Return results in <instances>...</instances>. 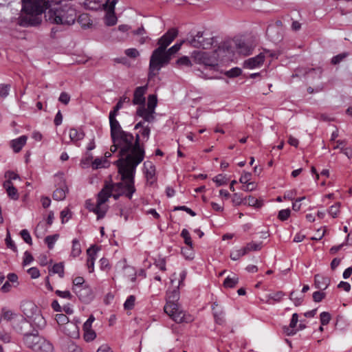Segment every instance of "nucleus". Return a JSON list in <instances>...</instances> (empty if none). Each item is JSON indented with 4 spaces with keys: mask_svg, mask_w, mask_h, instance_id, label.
I'll use <instances>...</instances> for the list:
<instances>
[{
    "mask_svg": "<svg viewBox=\"0 0 352 352\" xmlns=\"http://www.w3.org/2000/svg\"><path fill=\"white\" fill-rule=\"evenodd\" d=\"M109 119L113 142L120 146L122 152L129 151L135 137L132 133L123 131L116 118Z\"/></svg>",
    "mask_w": 352,
    "mask_h": 352,
    "instance_id": "obj_5",
    "label": "nucleus"
},
{
    "mask_svg": "<svg viewBox=\"0 0 352 352\" xmlns=\"http://www.w3.org/2000/svg\"><path fill=\"white\" fill-rule=\"evenodd\" d=\"M241 189L243 191L249 192L252 191L256 188V184L254 182H248L247 184H243Z\"/></svg>",
    "mask_w": 352,
    "mask_h": 352,
    "instance_id": "obj_56",
    "label": "nucleus"
},
{
    "mask_svg": "<svg viewBox=\"0 0 352 352\" xmlns=\"http://www.w3.org/2000/svg\"><path fill=\"white\" fill-rule=\"evenodd\" d=\"M85 133L81 129L71 128L69 131L70 141L65 143L67 144H69L71 142H72L77 146H79L78 142L82 140L85 138Z\"/></svg>",
    "mask_w": 352,
    "mask_h": 352,
    "instance_id": "obj_18",
    "label": "nucleus"
},
{
    "mask_svg": "<svg viewBox=\"0 0 352 352\" xmlns=\"http://www.w3.org/2000/svg\"><path fill=\"white\" fill-rule=\"evenodd\" d=\"M78 22L82 28H88L92 25V22L87 14H82L78 18Z\"/></svg>",
    "mask_w": 352,
    "mask_h": 352,
    "instance_id": "obj_31",
    "label": "nucleus"
},
{
    "mask_svg": "<svg viewBox=\"0 0 352 352\" xmlns=\"http://www.w3.org/2000/svg\"><path fill=\"white\" fill-rule=\"evenodd\" d=\"M218 186L225 185L228 182V178L223 174H219L212 179Z\"/></svg>",
    "mask_w": 352,
    "mask_h": 352,
    "instance_id": "obj_41",
    "label": "nucleus"
},
{
    "mask_svg": "<svg viewBox=\"0 0 352 352\" xmlns=\"http://www.w3.org/2000/svg\"><path fill=\"white\" fill-rule=\"evenodd\" d=\"M212 314L215 323L223 325L226 322L225 312L223 308L214 302L212 305Z\"/></svg>",
    "mask_w": 352,
    "mask_h": 352,
    "instance_id": "obj_17",
    "label": "nucleus"
},
{
    "mask_svg": "<svg viewBox=\"0 0 352 352\" xmlns=\"http://www.w3.org/2000/svg\"><path fill=\"white\" fill-rule=\"evenodd\" d=\"M3 188L6 189L7 194L10 198L13 200L19 199V194L16 188L13 186L12 183L10 181H5L3 182Z\"/></svg>",
    "mask_w": 352,
    "mask_h": 352,
    "instance_id": "obj_26",
    "label": "nucleus"
},
{
    "mask_svg": "<svg viewBox=\"0 0 352 352\" xmlns=\"http://www.w3.org/2000/svg\"><path fill=\"white\" fill-rule=\"evenodd\" d=\"M5 241L8 248L12 249L14 251L16 250V247L14 245V242L12 241L9 232H8L6 234Z\"/></svg>",
    "mask_w": 352,
    "mask_h": 352,
    "instance_id": "obj_57",
    "label": "nucleus"
},
{
    "mask_svg": "<svg viewBox=\"0 0 352 352\" xmlns=\"http://www.w3.org/2000/svg\"><path fill=\"white\" fill-rule=\"evenodd\" d=\"M53 345L47 341L45 338H43L36 346L34 351L35 352H53Z\"/></svg>",
    "mask_w": 352,
    "mask_h": 352,
    "instance_id": "obj_24",
    "label": "nucleus"
},
{
    "mask_svg": "<svg viewBox=\"0 0 352 352\" xmlns=\"http://www.w3.org/2000/svg\"><path fill=\"white\" fill-rule=\"evenodd\" d=\"M298 322V315L295 313L292 315V319L289 326H285L283 327L284 333L289 336L295 335L298 329H296V325Z\"/></svg>",
    "mask_w": 352,
    "mask_h": 352,
    "instance_id": "obj_19",
    "label": "nucleus"
},
{
    "mask_svg": "<svg viewBox=\"0 0 352 352\" xmlns=\"http://www.w3.org/2000/svg\"><path fill=\"white\" fill-rule=\"evenodd\" d=\"M285 295V293L282 291L270 293L266 295V302L268 304H272V302H271V300H272L274 302H278L283 299Z\"/></svg>",
    "mask_w": 352,
    "mask_h": 352,
    "instance_id": "obj_29",
    "label": "nucleus"
},
{
    "mask_svg": "<svg viewBox=\"0 0 352 352\" xmlns=\"http://www.w3.org/2000/svg\"><path fill=\"white\" fill-rule=\"evenodd\" d=\"M58 100L64 104H67L70 101V96L66 92H62Z\"/></svg>",
    "mask_w": 352,
    "mask_h": 352,
    "instance_id": "obj_60",
    "label": "nucleus"
},
{
    "mask_svg": "<svg viewBox=\"0 0 352 352\" xmlns=\"http://www.w3.org/2000/svg\"><path fill=\"white\" fill-rule=\"evenodd\" d=\"M239 282V278L236 276L233 277L228 276L223 281V286L227 288H232Z\"/></svg>",
    "mask_w": 352,
    "mask_h": 352,
    "instance_id": "obj_34",
    "label": "nucleus"
},
{
    "mask_svg": "<svg viewBox=\"0 0 352 352\" xmlns=\"http://www.w3.org/2000/svg\"><path fill=\"white\" fill-rule=\"evenodd\" d=\"M67 187L65 184L61 185L53 192V198L56 201L63 200L66 197Z\"/></svg>",
    "mask_w": 352,
    "mask_h": 352,
    "instance_id": "obj_28",
    "label": "nucleus"
},
{
    "mask_svg": "<svg viewBox=\"0 0 352 352\" xmlns=\"http://www.w3.org/2000/svg\"><path fill=\"white\" fill-rule=\"evenodd\" d=\"M148 89V86L146 85L144 86L138 87L134 91L133 98V104H139L140 106L144 105L145 103V97L144 95Z\"/></svg>",
    "mask_w": 352,
    "mask_h": 352,
    "instance_id": "obj_16",
    "label": "nucleus"
},
{
    "mask_svg": "<svg viewBox=\"0 0 352 352\" xmlns=\"http://www.w3.org/2000/svg\"><path fill=\"white\" fill-rule=\"evenodd\" d=\"M155 111H151V109H146L144 105L140 106L137 109L138 116L143 118L144 121L146 122H153L155 119L154 117Z\"/></svg>",
    "mask_w": 352,
    "mask_h": 352,
    "instance_id": "obj_20",
    "label": "nucleus"
},
{
    "mask_svg": "<svg viewBox=\"0 0 352 352\" xmlns=\"http://www.w3.org/2000/svg\"><path fill=\"white\" fill-rule=\"evenodd\" d=\"M291 211L289 209L281 210L278 212V217L281 221L287 220L290 216Z\"/></svg>",
    "mask_w": 352,
    "mask_h": 352,
    "instance_id": "obj_53",
    "label": "nucleus"
},
{
    "mask_svg": "<svg viewBox=\"0 0 352 352\" xmlns=\"http://www.w3.org/2000/svg\"><path fill=\"white\" fill-rule=\"evenodd\" d=\"M135 297L133 295L129 296L124 303L125 309L131 310L135 305Z\"/></svg>",
    "mask_w": 352,
    "mask_h": 352,
    "instance_id": "obj_45",
    "label": "nucleus"
},
{
    "mask_svg": "<svg viewBox=\"0 0 352 352\" xmlns=\"http://www.w3.org/2000/svg\"><path fill=\"white\" fill-rule=\"evenodd\" d=\"M298 73L296 74L295 75L293 74L292 77L294 78V76H298L300 74H306L309 72H315L318 76V77L320 78L322 73V70L321 68H317V69H309V71L305 70V72H302V69H298Z\"/></svg>",
    "mask_w": 352,
    "mask_h": 352,
    "instance_id": "obj_47",
    "label": "nucleus"
},
{
    "mask_svg": "<svg viewBox=\"0 0 352 352\" xmlns=\"http://www.w3.org/2000/svg\"><path fill=\"white\" fill-rule=\"evenodd\" d=\"M28 329H23V333H21L23 335V340L25 345L34 351L42 337L38 335L36 330H34L32 333H29L26 331Z\"/></svg>",
    "mask_w": 352,
    "mask_h": 352,
    "instance_id": "obj_13",
    "label": "nucleus"
},
{
    "mask_svg": "<svg viewBox=\"0 0 352 352\" xmlns=\"http://www.w3.org/2000/svg\"><path fill=\"white\" fill-rule=\"evenodd\" d=\"M241 74V69L239 67H233L231 69L226 71L225 75L229 78H234Z\"/></svg>",
    "mask_w": 352,
    "mask_h": 352,
    "instance_id": "obj_44",
    "label": "nucleus"
},
{
    "mask_svg": "<svg viewBox=\"0 0 352 352\" xmlns=\"http://www.w3.org/2000/svg\"><path fill=\"white\" fill-rule=\"evenodd\" d=\"M252 174L248 172H244L239 179V182L241 184H247L251 179Z\"/></svg>",
    "mask_w": 352,
    "mask_h": 352,
    "instance_id": "obj_62",
    "label": "nucleus"
},
{
    "mask_svg": "<svg viewBox=\"0 0 352 352\" xmlns=\"http://www.w3.org/2000/svg\"><path fill=\"white\" fill-rule=\"evenodd\" d=\"M139 134L135 135L132 146L126 152L122 151V148L113 143L111 151L114 153L119 149L120 158L115 162L118 168V173L121 175L122 181L126 184L135 186V174L136 167L143 161L144 158V148L140 143Z\"/></svg>",
    "mask_w": 352,
    "mask_h": 352,
    "instance_id": "obj_1",
    "label": "nucleus"
},
{
    "mask_svg": "<svg viewBox=\"0 0 352 352\" xmlns=\"http://www.w3.org/2000/svg\"><path fill=\"white\" fill-rule=\"evenodd\" d=\"M340 203L337 202L334 205L331 206L329 210L328 213L329 215H331L333 218H336L339 213H340Z\"/></svg>",
    "mask_w": 352,
    "mask_h": 352,
    "instance_id": "obj_39",
    "label": "nucleus"
},
{
    "mask_svg": "<svg viewBox=\"0 0 352 352\" xmlns=\"http://www.w3.org/2000/svg\"><path fill=\"white\" fill-rule=\"evenodd\" d=\"M10 85L8 84H0V97L6 98L8 96Z\"/></svg>",
    "mask_w": 352,
    "mask_h": 352,
    "instance_id": "obj_48",
    "label": "nucleus"
},
{
    "mask_svg": "<svg viewBox=\"0 0 352 352\" xmlns=\"http://www.w3.org/2000/svg\"><path fill=\"white\" fill-rule=\"evenodd\" d=\"M289 299L294 302L295 306L298 307L302 304L303 300V296L295 297L294 292H292L289 294Z\"/></svg>",
    "mask_w": 352,
    "mask_h": 352,
    "instance_id": "obj_52",
    "label": "nucleus"
},
{
    "mask_svg": "<svg viewBox=\"0 0 352 352\" xmlns=\"http://www.w3.org/2000/svg\"><path fill=\"white\" fill-rule=\"evenodd\" d=\"M73 291L78 296L79 299L84 302H89L93 299L91 289L87 285L82 287H73Z\"/></svg>",
    "mask_w": 352,
    "mask_h": 352,
    "instance_id": "obj_14",
    "label": "nucleus"
},
{
    "mask_svg": "<svg viewBox=\"0 0 352 352\" xmlns=\"http://www.w3.org/2000/svg\"><path fill=\"white\" fill-rule=\"evenodd\" d=\"M81 254V246L79 241L77 239H74L72 241V248L71 254L74 257H77Z\"/></svg>",
    "mask_w": 352,
    "mask_h": 352,
    "instance_id": "obj_32",
    "label": "nucleus"
},
{
    "mask_svg": "<svg viewBox=\"0 0 352 352\" xmlns=\"http://www.w3.org/2000/svg\"><path fill=\"white\" fill-rule=\"evenodd\" d=\"M181 236L184 239V243L190 248H192V241L190 237V234L188 230L183 229L181 232Z\"/></svg>",
    "mask_w": 352,
    "mask_h": 352,
    "instance_id": "obj_38",
    "label": "nucleus"
},
{
    "mask_svg": "<svg viewBox=\"0 0 352 352\" xmlns=\"http://www.w3.org/2000/svg\"><path fill=\"white\" fill-rule=\"evenodd\" d=\"M173 210H183L186 212L188 214L192 217L196 215V213L194 211H192L190 208L186 207V206H175Z\"/></svg>",
    "mask_w": 352,
    "mask_h": 352,
    "instance_id": "obj_59",
    "label": "nucleus"
},
{
    "mask_svg": "<svg viewBox=\"0 0 352 352\" xmlns=\"http://www.w3.org/2000/svg\"><path fill=\"white\" fill-rule=\"evenodd\" d=\"M27 141V137L25 135H22L19 138L13 140L11 142V146L14 151V152H19L23 146L25 144Z\"/></svg>",
    "mask_w": 352,
    "mask_h": 352,
    "instance_id": "obj_27",
    "label": "nucleus"
},
{
    "mask_svg": "<svg viewBox=\"0 0 352 352\" xmlns=\"http://www.w3.org/2000/svg\"><path fill=\"white\" fill-rule=\"evenodd\" d=\"M59 235L58 234H55L53 235H49L45 237V242L47 245L49 249H52L56 241L58 240Z\"/></svg>",
    "mask_w": 352,
    "mask_h": 352,
    "instance_id": "obj_36",
    "label": "nucleus"
},
{
    "mask_svg": "<svg viewBox=\"0 0 352 352\" xmlns=\"http://www.w3.org/2000/svg\"><path fill=\"white\" fill-rule=\"evenodd\" d=\"M84 331V339L87 342L94 340L96 337V333L93 329L86 330Z\"/></svg>",
    "mask_w": 352,
    "mask_h": 352,
    "instance_id": "obj_46",
    "label": "nucleus"
},
{
    "mask_svg": "<svg viewBox=\"0 0 352 352\" xmlns=\"http://www.w3.org/2000/svg\"><path fill=\"white\" fill-rule=\"evenodd\" d=\"M247 253L245 252V250L243 248H241L240 250H236L232 251L230 253V258L233 261H236L240 257L244 256Z\"/></svg>",
    "mask_w": 352,
    "mask_h": 352,
    "instance_id": "obj_42",
    "label": "nucleus"
},
{
    "mask_svg": "<svg viewBox=\"0 0 352 352\" xmlns=\"http://www.w3.org/2000/svg\"><path fill=\"white\" fill-rule=\"evenodd\" d=\"M20 234L25 243L30 245L32 244V237L27 230H22L20 232Z\"/></svg>",
    "mask_w": 352,
    "mask_h": 352,
    "instance_id": "obj_54",
    "label": "nucleus"
},
{
    "mask_svg": "<svg viewBox=\"0 0 352 352\" xmlns=\"http://www.w3.org/2000/svg\"><path fill=\"white\" fill-rule=\"evenodd\" d=\"M28 273L31 276L32 278H37L40 276V272L38 268L36 267H31L28 270Z\"/></svg>",
    "mask_w": 352,
    "mask_h": 352,
    "instance_id": "obj_63",
    "label": "nucleus"
},
{
    "mask_svg": "<svg viewBox=\"0 0 352 352\" xmlns=\"http://www.w3.org/2000/svg\"><path fill=\"white\" fill-rule=\"evenodd\" d=\"M179 299V292L176 289L168 296L166 304L164 306V312L177 323L188 322L190 318L186 317L181 307L177 302Z\"/></svg>",
    "mask_w": 352,
    "mask_h": 352,
    "instance_id": "obj_6",
    "label": "nucleus"
},
{
    "mask_svg": "<svg viewBox=\"0 0 352 352\" xmlns=\"http://www.w3.org/2000/svg\"><path fill=\"white\" fill-rule=\"evenodd\" d=\"M157 104V96L153 94H151L148 97L147 107L146 109L155 111V109Z\"/></svg>",
    "mask_w": 352,
    "mask_h": 352,
    "instance_id": "obj_35",
    "label": "nucleus"
},
{
    "mask_svg": "<svg viewBox=\"0 0 352 352\" xmlns=\"http://www.w3.org/2000/svg\"><path fill=\"white\" fill-rule=\"evenodd\" d=\"M315 287L318 289L324 290L330 284V278L320 274H316L314 277Z\"/></svg>",
    "mask_w": 352,
    "mask_h": 352,
    "instance_id": "obj_25",
    "label": "nucleus"
},
{
    "mask_svg": "<svg viewBox=\"0 0 352 352\" xmlns=\"http://www.w3.org/2000/svg\"><path fill=\"white\" fill-rule=\"evenodd\" d=\"M246 253L251 251H257L261 249V243H256L254 242L248 243L244 248Z\"/></svg>",
    "mask_w": 352,
    "mask_h": 352,
    "instance_id": "obj_40",
    "label": "nucleus"
},
{
    "mask_svg": "<svg viewBox=\"0 0 352 352\" xmlns=\"http://www.w3.org/2000/svg\"><path fill=\"white\" fill-rule=\"evenodd\" d=\"M117 2H118V0H111V1L108 0L107 1L106 9L108 12L114 13L115 6Z\"/></svg>",
    "mask_w": 352,
    "mask_h": 352,
    "instance_id": "obj_61",
    "label": "nucleus"
},
{
    "mask_svg": "<svg viewBox=\"0 0 352 352\" xmlns=\"http://www.w3.org/2000/svg\"><path fill=\"white\" fill-rule=\"evenodd\" d=\"M320 322L322 325H327L331 320V315L329 312L323 311L320 314Z\"/></svg>",
    "mask_w": 352,
    "mask_h": 352,
    "instance_id": "obj_49",
    "label": "nucleus"
},
{
    "mask_svg": "<svg viewBox=\"0 0 352 352\" xmlns=\"http://www.w3.org/2000/svg\"><path fill=\"white\" fill-rule=\"evenodd\" d=\"M214 39L213 37H204V33L198 32L197 34L188 40L189 44L197 48L202 47L204 49H208L212 46Z\"/></svg>",
    "mask_w": 352,
    "mask_h": 352,
    "instance_id": "obj_11",
    "label": "nucleus"
},
{
    "mask_svg": "<svg viewBox=\"0 0 352 352\" xmlns=\"http://www.w3.org/2000/svg\"><path fill=\"white\" fill-rule=\"evenodd\" d=\"M55 320L59 324H67V327L69 329H76V327L74 324H68L69 318L65 314H57L55 316Z\"/></svg>",
    "mask_w": 352,
    "mask_h": 352,
    "instance_id": "obj_30",
    "label": "nucleus"
},
{
    "mask_svg": "<svg viewBox=\"0 0 352 352\" xmlns=\"http://www.w3.org/2000/svg\"><path fill=\"white\" fill-rule=\"evenodd\" d=\"M325 297V294L321 292H315L313 294V299L315 302H319Z\"/></svg>",
    "mask_w": 352,
    "mask_h": 352,
    "instance_id": "obj_64",
    "label": "nucleus"
},
{
    "mask_svg": "<svg viewBox=\"0 0 352 352\" xmlns=\"http://www.w3.org/2000/svg\"><path fill=\"white\" fill-rule=\"evenodd\" d=\"M265 55L260 53L258 55L250 58L243 62V67L245 69H252L260 67L264 62Z\"/></svg>",
    "mask_w": 352,
    "mask_h": 352,
    "instance_id": "obj_15",
    "label": "nucleus"
},
{
    "mask_svg": "<svg viewBox=\"0 0 352 352\" xmlns=\"http://www.w3.org/2000/svg\"><path fill=\"white\" fill-rule=\"evenodd\" d=\"M3 318L8 321L13 320L12 325L19 333H23V329H30L31 327L30 323L22 316L14 314L11 311H5L3 314Z\"/></svg>",
    "mask_w": 352,
    "mask_h": 352,
    "instance_id": "obj_9",
    "label": "nucleus"
},
{
    "mask_svg": "<svg viewBox=\"0 0 352 352\" xmlns=\"http://www.w3.org/2000/svg\"><path fill=\"white\" fill-rule=\"evenodd\" d=\"M349 53L348 52H343V53H341V54H339L336 56H334L332 58H331V63L333 65H337L338 63H340V62H342L344 59H345L346 57L349 56Z\"/></svg>",
    "mask_w": 352,
    "mask_h": 352,
    "instance_id": "obj_43",
    "label": "nucleus"
},
{
    "mask_svg": "<svg viewBox=\"0 0 352 352\" xmlns=\"http://www.w3.org/2000/svg\"><path fill=\"white\" fill-rule=\"evenodd\" d=\"M234 43V42L232 41H226L221 43L215 50L214 54L217 55V58L222 60L224 58L230 59L232 58L235 50Z\"/></svg>",
    "mask_w": 352,
    "mask_h": 352,
    "instance_id": "obj_12",
    "label": "nucleus"
},
{
    "mask_svg": "<svg viewBox=\"0 0 352 352\" xmlns=\"http://www.w3.org/2000/svg\"><path fill=\"white\" fill-rule=\"evenodd\" d=\"M192 58L197 64L204 65L206 67H215L217 66V58L211 56L208 52L202 51H194L192 53Z\"/></svg>",
    "mask_w": 352,
    "mask_h": 352,
    "instance_id": "obj_10",
    "label": "nucleus"
},
{
    "mask_svg": "<svg viewBox=\"0 0 352 352\" xmlns=\"http://www.w3.org/2000/svg\"><path fill=\"white\" fill-rule=\"evenodd\" d=\"M50 273L52 274H58L60 278H63L64 276V265L63 263H56L52 266L51 270H50Z\"/></svg>",
    "mask_w": 352,
    "mask_h": 352,
    "instance_id": "obj_33",
    "label": "nucleus"
},
{
    "mask_svg": "<svg viewBox=\"0 0 352 352\" xmlns=\"http://www.w3.org/2000/svg\"><path fill=\"white\" fill-rule=\"evenodd\" d=\"M144 173L148 181H151L153 183L155 181V166L154 164L149 161H146L144 163Z\"/></svg>",
    "mask_w": 352,
    "mask_h": 352,
    "instance_id": "obj_23",
    "label": "nucleus"
},
{
    "mask_svg": "<svg viewBox=\"0 0 352 352\" xmlns=\"http://www.w3.org/2000/svg\"><path fill=\"white\" fill-rule=\"evenodd\" d=\"M177 35V30L172 28L169 30L164 35H163L157 42L159 47L156 48L152 53L150 58L149 65H157L160 63V58L164 56V60L166 57L165 51L167 47L172 43Z\"/></svg>",
    "mask_w": 352,
    "mask_h": 352,
    "instance_id": "obj_7",
    "label": "nucleus"
},
{
    "mask_svg": "<svg viewBox=\"0 0 352 352\" xmlns=\"http://www.w3.org/2000/svg\"><path fill=\"white\" fill-rule=\"evenodd\" d=\"M52 3L50 0H22L23 16L20 17L21 26H35L41 23L42 14Z\"/></svg>",
    "mask_w": 352,
    "mask_h": 352,
    "instance_id": "obj_3",
    "label": "nucleus"
},
{
    "mask_svg": "<svg viewBox=\"0 0 352 352\" xmlns=\"http://www.w3.org/2000/svg\"><path fill=\"white\" fill-rule=\"evenodd\" d=\"M177 64L179 66L190 67L191 61L188 56H182L177 60Z\"/></svg>",
    "mask_w": 352,
    "mask_h": 352,
    "instance_id": "obj_50",
    "label": "nucleus"
},
{
    "mask_svg": "<svg viewBox=\"0 0 352 352\" xmlns=\"http://www.w3.org/2000/svg\"><path fill=\"white\" fill-rule=\"evenodd\" d=\"M135 191V186L126 184L124 182H105L104 186L98 194L96 206L92 208L88 207V209L97 214L98 219H102L107 211V208L104 206V204L109 197H113L116 200L124 195L131 199Z\"/></svg>",
    "mask_w": 352,
    "mask_h": 352,
    "instance_id": "obj_2",
    "label": "nucleus"
},
{
    "mask_svg": "<svg viewBox=\"0 0 352 352\" xmlns=\"http://www.w3.org/2000/svg\"><path fill=\"white\" fill-rule=\"evenodd\" d=\"M96 253L97 249L95 248L94 246L89 248L87 250V266L90 273L93 272L94 270V262L96 258Z\"/></svg>",
    "mask_w": 352,
    "mask_h": 352,
    "instance_id": "obj_21",
    "label": "nucleus"
},
{
    "mask_svg": "<svg viewBox=\"0 0 352 352\" xmlns=\"http://www.w3.org/2000/svg\"><path fill=\"white\" fill-rule=\"evenodd\" d=\"M60 4L59 6L50 9L45 14L46 20L57 25H73L77 17L76 10L70 3Z\"/></svg>",
    "mask_w": 352,
    "mask_h": 352,
    "instance_id": "obj_4",
    "label": "nucleus"
},
{
    "mask_svg": "<svg viewBox=\"0 0 352 352\" xmlns=\"http://www.w3.org/2000/svg\"><path fill=\"white\" fill-rule=\"evenodd\" d=\"M245 204H247L250 206H253L256 208H261L263 205L262 202L260 200L256 199L252 196H249L246 199Z\"/></svg>",
    "mask_w": 352,
    "mask_h": 352,
    "instance_id": "obj_37",
    "label": "nucleus"
},
{
    "mask_svg": "<svg viewBox=\"0 0 352 352\" xmlns=\"http://www.w3.org/2000/svg\"><path fill=\"white\" fill-rule=\"evenodd\" d=\"M184 42V41L176 43L170 48H169L168 50H166L165 54L166 57L165 58V60H164V56H162V58H160L159 64L149 65V77L155 76L162 67H164L169 63L171 56L179 50Z\"/></svg>",
    "mask_w": 352,
    "mask_h": 352,
    "instance_id": "obj_8",
    "label": "nucleus"
},
{
    "mask_svg": "<svg viewBox=\"0 0 352 352\" xmlns=\"http://www.w3.org/2000/svg\"><path fill=\"white\" fill-rule=\"evenodd\" d=\"M60 218L62 220V223H65L67 221L71 218V212L69 209L65 208L60 212Z\"/></svg>",
    "mask_w": 352,
    "mask_h": 352,
    "instance_id": "obj_58",
    "label": "nucleus"
},
{
    "mask_svg": "<svg viewBox=\"0 0 352 352\" xmlns=\"http://www.w3.org/2000/svg\"><path fill=\"white\" fill-rule=\"evenodd\" d=\"M234 45L235 46V50L239 54L248 56L250 54L252 51V48L250 45L241 40L235 41Z\"/></svg>",
    "mask_w": 352,
    "mask_h": 352,
    "instance_id": "obj_22",
    "label": "nucleus"
},
{
    "mask_svg": "<svg viewBox=\"0 0 352 352\" xmlns=\"http://www.w3.org/2000/svg\"><path fill=\"white\" fill-rule=\"evenodd\" d=\"M124 54L129 58H135L140 56L139 51L135 48H129L124 51Z\"/></svg>",
    "mask_w": 352,
    "mask_h": 352,
    "instance_id": "obj_51",
    "label": "nucleus"
},
{
    "mask_svg": "<svg viewBox=\"0 0 352 352\" xmlns=\"http://www.w3.org/2000/svg\"><path fill=\"white\" fill-rule=\"evenodd\" d=\"M55 294L58 296L63 298H66V299L70 300L72 298V294L68 290H65V291L56 290L55 292Z\"/></svg>",
    "mask_w": 352,
    "mask_h": 352,
    "instance_id": "obj_55",
    "label": "nucleus"
}]
</instances>
